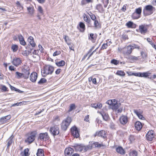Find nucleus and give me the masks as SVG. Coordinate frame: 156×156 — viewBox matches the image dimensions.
<instances>
[{
  "mask_svg": "<svg viewBox=\"0 0 156 156\" xmlns=\"http://www.w3.org/2000/svg\"><path fill=\"white\" fill-rule=\"evenodd\" d=\"M147 40L148 42L152 46V47H155V44H154L152 41L151 40V39L149 38H147Z\"/></svg>",
  "mask_w": 156,
  "mask_h": 156,
  "instance_id": "50",
  "label": "nucleus"
},
{
  "mask_svg": "<svg viewBox=\"0 0 156 156\" xmlns=\"http://www.w3.org/2000/svg\"><path fill=\"white\" fill-rule=\"evenodd\" d=\"M137 152L135 151H133L129 154V156H137Z\"/></svg>",
  "mask_w": 156,
  "mask_h": 156,
  "instance_id": "47",
  "label": "nucleus"
},
{
  "mask_svg": "<svg viewBox=\"0 0 156 156\" xmlns=\"http://www.w3.org/2000/svg\"><path fill=\"white\" fill-rule=\"evenodd\" d=\"M79 26L81 28L80 31L82 32H84L85 29V25L84 23L82 22H80L79 23Z\"/></svg>",
  "mask_w": 156,
  "mask_h": 156,
  "instance_id": "32",
  "label": "nucleus"
},
{
  "mask_svg": "<svg viewBox=\"0 0 156 156\" xmlns=\"http://www.w3.org/2000/svg\"><path fill=\"white\" fill-rule=\"evenodd\" d=\"M47 80L45 78H42L41 80L38 82V83L39 84H42L46 82Z\"/></svg>",
  "mask_w": 156,
  "mask_h": 156,
  "instance_id": "44",
  "label": "nucleus"
},
{
  "mask_svg": "<svg viewBox=\"0 0 156 156\" xmlns=\"http://www.w3.org/2000/svg\"><path fill=\"white\" fill-rule=\"evenodd\" d=\"M132 18L134 19H139L140 17V16L138 15L136 13L134 12L132 15Z\"/></svg>",
  "mask_w": 156,
  "mask_h": 156,
  "instance_id": "42",
  "label": "nucleus"
},
{
  "mask_svg": "<svg viewBox=\"0 0 156 156\" xmlns=\"http://www.w3.org/2000/svg\"><path fill=\"white\" fill-rule=\"evenodd\" d=\"M139 30L140 32L144 34H145L147 31V28L144 25L139 26Z\"/></svg>",
  "mask_w": 156,
  "mask_h": 156,
  "instance_id": "17",
  "label": "nucleus"
},
{
  "mask_svg": "<svg viewBox=\"0 0 156 156\" xmlns=\"http://www.w3.org/2000/svg\"><path fill=\"white\" fill-rule=\"evenodd\" d=\"M29 51L25 50L23 51L22 53V54L24 56H27L29 55Z\"/></svg>",
  "mask_w": 156,
  "mask_h": 156,
  "instance_id": "59",
  "label": "nucleus"
},
{
  "mask_svg": "<svg viewBox=\"0 0 156 156\" xmlns=\"http://www.w3.org/2000/svg\"><path fill=\"white\" fill-rule=\"evenodd\" d=\"M50 131L54 136L57 135L59 133V127L58 126H54L50 128Z\"/></svg>",
  "mask_w": 156,
  "mask_h": 156,
  "instance_id": "5",
  "label": "nucleus"
},
{
  "mask_svg": "<svg viewBox=\"0 0 156 156\" xmlns=\"http://www.w3.org/2000/svg\"><path fill=\"white\" fill-rule=\"evenodd\" d=\"M115 125L113 122H111L110 123V127L112 129H115Z\"/></svg>",
  "mask_w": 156,
  "mask_h": 156,
  "instance_id": "61",
  "label": "nucleus"
},
{
  "mask_svg": "<svg viewBox=\"0 0 156 156\" xmlns=\"http://www.w3.org/2000/svg\"><path fill=\"white\" fill-rule=\"evenodd\" d=\"M23 72L25 74L22 73L16 72V77L18 79L22 78V77H24L26 79L28 78L29 77L28 76L29 75V69L26 70L24 68Z\"/></svg>",
  "mask_w": 156,
  "mask_h": 156,
  "instance_id": "4",
  "label": "nucleus"
},
{
  "mask_svg": "<svg viewBox=\"0 0 156 156\" xmlns=\"http://www.w3.org/2000/svg\"><path fill=\"white\" fill-rule=\"evenodd\" d=\"M126 25L128 28H134V26H135V24L133 22L130 21L126 23Z\"/></svg>",
  "mask_w": 156,
  "mask_h": 156,
  "instance_id": "34",
  "label": "nucleus"
},
{
  "mask_svg": "<svg viewBox=\"0 0 156 156\" xmlns=\"http://www.w3.org/2000/svg\"><path fill=\"white\" fill-rule=\"evenodd\" d=\"M139 56H135L133 55L130 56L129 58V59L131 62H134L135 61L139 59Z\"/></svg>",
  "mask_w": 156,
  "mask_h": 156,
  "instance_id": "28",
  "label": "nucleus"
},
{
  "mask_svg": "<svg viewBox=\"0 0 156 156\" xmlns=\"http://www.w3.org/2000/svg\"><path fill=\"white\" fill-rule=\"evenodd\" d=\"M18 37L20 44L22 45H24L26 43L24 40L23 37L21 34L19 35Z\"/></svg>",
  "mask_w": 156,
  "mask_h": 156,
  "instance_id": "26",
  "label": "nucleus"
},
{
  "mask_svg": "<svg viewBox=\"0 0 156 156\" xmlns=\"http://www.w3.org/2000/svg\"><path fill=\"white\" fill-rule=\"evenodd\" d=\"M61 52L60 51H56L54 53L53 55L54 56H55L59 55H60L61 54Z\"/></svg>",
  "mask_w": 156,
  "mask_h": 156,
  "instance_id": "55",
  "label": "nucleus"
},
{
  "mask_svg": "<svg viewBox=\"0 0 156 156\" xmlns=\"http://www.w3.org/2000/svg\"><path fill=\"white\" fill-rule=\"evenodd\" d=\"M71 133L74 137L77 138L80 136L79 132L76 126L73 127L71 129Z\"/></svg>",
  "mask_w": 156,
  "mask_h": 156,
  "instance_id": "6",
  "label": "nucleus"
},
{
  "mask_svg": "<svg viewBox=\"0 0 156 156\" xmlns=\"http://www.w3.org/2000/svg\"><path fill=\"white\" fill-rule=\"evenodd\" d=\"M133 50V48H132V45H128L124 49V54L127 55H129L131 54Z\"/></svg>",
  "mask_w": 156,
  "mask_h": 156,
  "instance_id": "11",
  "label": "nucleus"
},
{
  "mask_svg": "<svg viewBox=\"0 0 156 156\" xmlns=\"http://www.w3.org/2000/svg\"><path fill=\"white\" fill-rule=\"evenodd\" d=\"M97 35L96 34L90 33L88 36V39L94 43L95 42Z\"/></svg>",
  "mask_w": 156,
  "mask_h": 156,
  "instance_id": "18",
  "label": "nucleus"
},
{
  "mask_svg": "<svg viewBox=\"0 0 156 156\" xmlns=\"http://www.w3.org/2000/svg\"><path fill=\"white\" fill-rule=\"evenodd\" d=\"M75 150L77 151H83V144H75L73 146Z\"/></svg>",
  "mask_w": 156,
  "mask_h": 156,
  "instance_id": "14",
  "label": "nucleus"
},
{
  "mask_svg": "<svg viewBox=\"0 0 156 156\" xmlns=\"http://www.w3.org/2000/svg\"><path fill=\"white\" fill-rule=\"evenodd\" d=\"M142 11V9L141 7H139L138 8L136 9L135 10V11L134 13H136L138 14V15L140 16Z\"/></svg>",
  "mask_w": 156,
  "mask_h": 156,
  "instance_id": "40",
  "label": "nucleus"
},
{
  "mask_svg": "<svg viewBox=\"0 0 156 156\" xmlns=\"http://www.w3.org/2000/svg\"><path fill=\"white\" fill-rule=\"evenodd\" d=\"M92 148H100L101 147H103L104 145L101 143H99L98 142H92L91 144Z\"/></svg>",
  "mask_w": 156,
  "mask_h": 156,
  "instance_id": "13",
  "label": "nucleus"
},
{
  "mask_svg": "<svg viewBox=\"0 0 156 156\" xmlns=\"http://www.w3.org/2000/svg\"><path fill=\"white\" fill-rule=\"evenodd\" d=\"M96 9H97L99 12H101L103 11L102 6L100 4H98L97 5Z\"/></svg>",
  "mask_w": 156,
  "mask_h": 156,
  "instance_id": "38",
  "label": "nucleus"
},
{
  "mask_svg": "<svg viewBox=\"0 0 156 156\" xmlns=\"http://www.w3.org/2000/svg\"><path fill=\"white\" fill-rule=\"evenodd\" d=\"M116 74L120 76H124L125 74L124 72L121 70L118 71L116 73Z\"/></svg>",
  "mask_w": 156,
  "mask_h": 156,
  "instance_id": "41",
  "label": "nucleus"
},
{
  "mask_svg": "<svg viewBox=\"0 0 156 156\" xmlns=\"http://www.w3.org/2000/svg\"><path fill=\"white\" fill-rule=\"evenodd\" d=\"M94 21V27L96 28H97L99 25L98 22L96 19Z\"/></svg>",
  "mask_w": 156,
  "mask_h": 156,
  "instance_id": "56",
  "label": "nucleus"
},
{
  "mask_svg": "<svg viewBox=\"0 0 156 156\" xmlns=\"http://www.w3.org/2000/svg\"><path fill=\"white\" fill-rule=\"evenodd\" d=\"M83 151L86 152L88 150H91L92 148L91 145H89L88 146H85L83 144Z\"/></svg>",
  "mask_w": 156,
  "mask_h": 156,
  "instance_id": "36",
  "label": "nucleus"
},
{
  "mask_svg": "<svg viewBox=\"0 0 156 156\" xmlns=\"http://www.w3.org/2000/svg\"><path fill=\"white\" fill-rule=\"evenodd\" d=\"M49 137L48 133L47 132L40 133L38 137V139L42 141H45L49 139Z\"/></svg>",
  "mask_w": 156,
  "mask_h": 156,
  "instance_id": "7",
  "label": "nucleus"
},
{
  "mask_svg": "<svg viewBox=\"0 0 156 156\" xmlns=\"http://www.w3.org/2000/svg\"><path fill=\"white\" fill-rule=\"evenodd\" d=\"M116 151L119 154L123 155L125 154L126 151L122 147L119 146L116 148Z\"/></svg>",
  "mask_w": 156,
  "mask_h": 156,
  "instance_id": "20",
  "label": "nucleus"
},
{
  "mask_svg": "<svg viewBox=\"0 0 156 156\" xmlns=\"http://www.w3.org/2000/svg\"><path fill=\"white\" fill-rule=\"evenodd\" d=\"M13 137L12 135L7 140V147H9V146H10L12 142V139Z\"/></svg>",
  "mask_w": 156,
  "mask_h": 156,
  "instance_id": "31",
  "label": "nucleus"
},
{
  "mask_svg": "<svg viewBox=\"0 0 156 156\" xmlns=\"http://www.w3.org/2000/svg\"><path fill=\"white\" fill-rule=\"evenodd\" d=\"M143 126L141 122L139 121L136 122L135 124V127L136 129L138 131L141 130Z\"/></svg>",
  "mask_w": 156,
  "mask_h": 156,
  "instance_id": "23",
  "label": "nucleus"
},
{
  "mask_svg": "<svg viewBox=\"0 0 156 156\" xmlns=\"http://www.w3.org/2000/svg\"><path fill=\"white\" fill-rule=\"evenodd\" d=\"M54 71V67L50 65H45L41 71L42 75L45 77L48 75H51Z\"/></svg>",
  "mask_w": 156,
  "mask_h": 156,
  "instance_id": "1",
  "label": "nucleus"
},
{
  "mask_svg": "<svg viewBox=\"0 0 156 156\" xmlns=\"http://www.w3.org/2000/svg\"><path fill=\"white\" fill-rule=\"evenodd\" d=\"M64 38V39L68 45H69L70 44L68 42V41L69 40V38L68 36L65 35Z\"/></svg>",
  "mask_w": 156,
  "mask_h": 156,
  "instance_id": "53",
  "label": "nucleus"
},
{
  "mask_svg": "<svg viewBox=\"0 0 156 156\" xmlns=\"http://www.w3.org/2000/svg\"><path fill=\"white\" fill-rule=\"evenodd\" d=\"M109 0H102V2H103L104 7L105 8H106L108 3Z\"/></svg>",
  "mask_w": 156,
  "mask_h": 156,
  "instance_id": "49",
  "label": "nucleus"
},
{
  "mask_svg": "<svg viewBox=\"0 0 156 156\" xmlns=\"http://www.w3.org/2000/svg\"><path fill=\"white\" fill-rule=\"evenodd\" d=\"M10 89L12 90H14L15 91H17V92L19 93H22L23 92L22 91H21L20 90H19V89H17L15 87L12 86L10 85Z\"/></svg>",
  "mask_w": 156,
  "mask_h": 156,
  "instance_id": "46",
  "label": "nucleus"
},
{
  "mask_svg": "<svg viewBox=\"0 0 156 156\" xmlns=\"http://www.w3.org/2000/svg\"><path fill=\"white\" fill-rule=\"evenodd\" d=\"M155 9V8L151 5H146L143 11L144 15L146 16L151 15L153 13V11Z\"/></svg>",
  "mask_w": 156,
  "mask_h": 156,
  "instance_id": "3",
  "label": "nucleus"
},
{
  "mask_svg": "<svg viewBox=\"0 0 156 156\" xmlns=\"http://www.w3.org/2000/svg\"><path fill=\"white\" fill-rule=\"evenodd\" d=\"M37 78V74L35 72L31 73L30 75V80L33 82H35Z\"/></svg>",
  "mask_w": 156,
  "mask_h": 156,
  "instance_id": "15",
  "label": "nucleus"
},
{
  "mask_svg": "<svg viewBox=\"0 0 156 156\" xmlns=\"http://www.w3.org/2000/svg\"><path fill=\"white\" fill-rule=\"evenodd\" d=\"M38 11L41 13L42 14L43 13V10L42 7L40 6H38Z\"/></svg>",
  "mask_w": 156,
  "mask_h": 156,
  "instance_id": "60",
  "label": "nucleus"
},
{
  "mask_svg": "<svg viewBox=\"0 0 156 156\" xmlns=\"http://www.w3.org/2000/svg\"><path fill=\"white\" fill-rule=\"evenodd\" d=\"M73 149L71 147L66 148L64 151V153L66 156H71L73 152Z\"/></svg>",
  "mask_w": 156,
  "mask_h": 156,
  "instance_id": "12",
  "label": "nucleus"
},
{
  "mask_svg": "<svg viewBox=\"0 0 156 156\" xmlns=\"http://www.w3.org/2000/svg\"><path fill=\"white\" fill-rule=\"evenodd\" d=\"M11 118V116L10 115L1 117L0 119V123L3 124L6 122L7 120Z\"/></svg>",
  "mask_w": 156,
  "mask_h": 156,
  "instance_id": "19",
  "label": "nucleus"
},
{
  "mask_svg": "<svg viewBox=\"0 0 156 156\" xmlns=\"http://www.w3.org/2000/svg\"><path fill=\"white\" fill-rule=\"evenodd\" d=\"M32 49H31L30 50V54H30V55H31V59L32 58H38V55H37V56H36V55H32V52L31 51H32Z\"/></svg>",
  "mask_w": 156,
  "mask_h": 156,
  "instance_id": "54",
  "label": "nucleus"
},
{
  "mask_svg": "<svg viewBox=\"0 0 156 156\" xmlns=\"http://www.w3.org/2000/svg\"><path fill=\"white\" fill-rule=\"evenodd\" d=\"M12 62L13 65L17 66L20 64L21 63V60L19 58H15L13 59Z\"/></svg>",
  "mask_w": 156,
  "mask_h": 156,
  "instance_id": "22",
  "label": "nucleus"
},
{
  "mask_svg": "<svg viewBox=\"0 0 156 156\" xmlns=\"http://www.w3.org/2000/svg\"><path fill=\"white\" fill-rule=\"evenodd\" d=\"M83 19L86 22V24L88 27H91L92 26L91 20L87 15L84 14L83 15Z\"/></svg>",
  "mask_w": 156,
  "mask_h": 156,
  "instance_id": "10",
  "label": "nucleus"
},
{
  "mask_svg": "<svg viewBox=\"0 0 156 156\" xmlns=\"http://www.w3.org/2000/svg\"><path fill=\"white\" fill-rule=\"evenodd\" d=\"M37 156H44L43 150L41 149H38L37 153Z\"/></svg>",
  "mask_w": 156,
  "mask_h": 156,
  "instance_id": "33",
  "label": "nucleus"
},
{
  "mask_svg": "<svg viewBox=\"0 0 156 156\" xmlns=\"http://www.w3.org/2000/svg\"><path fill=\"white\" fill-rule=\"evenodd\" d=\"M151 74V73L148 72L141 73L140 77H144V78L147 77L148 78H149L150 77L149 76Z\"/></svg>",
  "mask_w": 156,
  "mask_h": 156,
  "instance_id": "29",
  "label": "nucleus"
},
{
  "mask_svg": "<svg viewBox=\"0 0 156 156\" xmlns=\"http://www.w3.org/2000/svg\"><path fill=\"white\" fill-rule=\"evenodd\" d=\"M2 90L4 91H6L7 89V88L5 85H3L2 87Z\"/></svg>",
  "mask_w": 156,
  "mask_h": 156,
  "instance_id": "64",
  "label": "nucleus"
},
{
  "mask_svg": "<svg viewBox=\"0 0 156 156\" xmlns=\"http://www.w3.org/2000/svg\"><path fill=\"white\" fill-rule=\"evenodd\" d=\"M134 113L137 115L139 119L144 120L145 118L143 117L142 114L143 113V111L140 109H134Z\"/></svg>",
  "mask_w": 156,
  "mask_h": 156,
  "instance_id": "9",
  "label": "nucleus"
},
{
  "mask_svg": "<svg viewBox=\"0 0 156 156\" xmlns=\"http://www.w3.org/2000/svg\"><path fill=\"white\" fill-rule=\"evenodd\" d=\"M39 52V51L38 50H35L34 51L32 52V54L36 55L37 56V55L38 53Z\"/></svg>",
  "mask_w": 156,
  "mask_h": 156,
  "instance_id": "57",
  "label": "nucleus"
},
{
  "mask_svg": "<svg viewBox=\"0 0 156 156\" xmlns=\"http://www.w3.org/2000/svg\"><path fill=\"white\" fill-rule=\"evenodd\" d=\"M132 48H133V49L134 48H136L138 49H139L140 48L139 46L136 44H133V45H132Z\"/></svg>",
  "mask_w": 156,
  "mask_h": 156,
  "instance_id": "58",
  "label": "nucleus"
},
{
  "mask_svg": "<svg viewBox=\"0 0 156 156\" xmlns=\"http://www.w3.org/2000/svg\"><path fill=\"white\" fill-rule=\"evenodd\" d=\"M141 55L142 56V61L145 60L147 57V55L143 51L141 52Z\"/></svg>",
  "mask_w": 156,
  "mask_h": 156,
  "instance_id": "39",
  "label": "nucleus"
},
{
  "mask_svg": "<svg viewBox=\"0 0 156 156\" xmlns=\"http://www.w3.org/2000/svg\"><path fill=\"white\" fill-rule=\"evenodd\" d=\"M30 45L32 47H35L36 46V44L34 42L33 38L30 36Z\"/></svg>",
  "mask_w": 156,
  "mask_h": 156,
  "instance_id": "35",
  "label": "nucleus"
},
{
  "mask_svg": "<svg viewBox=\"0 0 156 156\" xmlns=\"http://www.w3.org/2000/svg\"><path fill=\"white\" fill-rule=\"evenodd\" d=\"M65 62L63 60H61L60 61L56 62V64L58 66H62L65 65Z\"/></svg>",
  "mask_w": 156,
  "mask_h": 156,
  "instance_id": "37",
  "label": "nucleus"
},
{
  "mask_svg": "<svg viewBox=\"0 0 156 156\" xmlns=\"http://www.w3.org/2000/svg\"><path fill=\"white\" fill-rule=\"evenodd\" d=\"M128 121L127 117L125 115L122 116L120 118V121L121 124L123 125L127 123Z\"/></svg>",
  "mask_w": 156,
  "mask_h": 156,
  "instance_id": "21",
  "label": "nucleus"
},
{
  "mask_svg": "<svg viewBox=\"0 0 156 156\" xmlns=\"http://www.w3.org/2000/svg\"><path fill=\"white\" fill-rule=\"evenodd\" d=\"M91 106L92 107L94 108H101L102 107V104L99 103H98L97 104H93L91 105Z\"/></svg>",
  "mask_w": 156,
  "mask_h": 156,
  "instance_id": "27",
  "label": "nucleus"
},
{
  "mask_svg": "<svg viewBox=\"0 0 156 156\" xmlns=\"http://www.w3.org/2000/svg\"><path fill=\"white\" fill-rule=\"evenodd\" d=\"M29 149H25L24 150L23 152L21 153L20 155L22 156H29Z\"/></svg>",
  "mask_w": 156,
  "mask_h": 156,
  "instance_id": "30",
  "label": "nucleus"
},
{
  "mask_svg": "<svg viewBox=\"0 0 156 156\" xmlns=\"http://www.w3.org/2000/svg\"><path fill=\"white\" fill-rule=\"evenodd\" d=\"M111 62L112 64L117 65L118 64L119 62L116 60L113 59L111 61Z\"/></svg>",
  "mask_w": 156,
  "mask_h": 156,
  "instance_id": "52",
  "label": "nucleus"
},
{
  "mask_svg": "<svg viewBox=\"0 0 156 156\" xmlns=\"http://www.w3.org/2000/svg\"><path fill=\"white\" fill-rule=\"evenodd\" d=\"M106 103L109 105V106L111 105L114 106L116 104L115 103H113V101L112 100H108L106 101Z\"/></svg>",
  "mask_w": 156,
  "mask_h": 156,
  "instance_id": "43",
  "label": "nucleus"
},
{
  "mask_svg": "<svg viewBox=\"0 0 156 156\" xmlns=\"http://www.w3.org/2000/svg\"><path fill=\"white\" fill-rule=\"evenodd\" d=\"M102 116L104 120L107 121L109 119V117L108 113L105 112H99Z\"/></svg>",
  "mask_w": 156,
  "mask_h": 156,
  "instance_id": "25",
  "label": "nucleus"
},
{
  "mask_svg": "<svg viewBox=\"0 0 156 156\" xmlns=\"http://www.w3.org/2000/svg\"><path fill=\"white\" fill-rule=\"evenodd\" d=\"M12 49L14 52L16 51L18 49V46L16 44H14L12 45L11 47Z\"/></svg>",
  "mask_w": 156,
  "mask_h": 156,
  "instance_id": "45",
  "label": "nucleus"
},
{
  "mask_svg": "<svg viewBox=\"0 0 156 156\" xmlns=\"http://www.w3.org/2000/svg\"><path fill=\"white\" fill-rule=\"evenodd\" d=\"M38 46L39 47V50L41 52H43V50H44V48L41 46V45L40 44H39Z\"/></svg>",
  "mask_w": 156,
  "mask_h": 156,
  "instance_id": "62",
  "label": "nucleus"
},
{
  "mask_svg": "<svg viewBox=\"0 0 156 156\" xmlns=\"http://www.w3.org/2000/svg\"><path fill=\"white\" fill-rule=\"evenodd\" d=\"M34 12V9L33 6L30 5V15H32Z\"/></svg>",
  "mask_w": 156,
  "mask_h": 156,
  "instance_id": "51",
  "label": "nucleus"
},
{
  "mask_svg": "<svg viewBox=\"0 0 156 156\" xmlns=\"http://www.w3.org/2000/svg\"><path fill=\"white\" fill-rule=\"evenodd\" d=\"M75 108H76V106H75V105L74 104H72L70 105V108L68 110V111L69 112H71Z\"/></svg>",
  "mask_w": 156,
  "mask_h": 156,
  "instance_id": "48",
  "label": "nucleus"
},
{
  "mask_svg": "<svg viewBox=\"0 0 156 156\" xmlns=\"http://www.w3.org/2000/svg\"><path fill=\"white\" fill-rule=\"evenodd\" d=\"M154 132L152 130L148 131L146 135V139L147 140L150 141H152L154 136Z\"/></svg>",
  "mask_w": 156,
  "mask_h": 156,
  "instance_id": "8",
  "label": "nucleus"
},
{
  "mask_svg": "<svg viewBox=\"0 0 156 156\" xmlns=\"http://www.w3.org/2000/svg\"><path fill=\"white\" fill-rule=\"evenodd\" d=\"M140 73H141L140 72H138L137 73H133V76H135L140 77Z\"/></svg>",
  "mask_w": 156,
  "mask_h": 156,
  "instance_id": "63",
  "label": "nucleus"
},
{
  "mask_svg": "<svg viewBox=\"0 0 156 156\" xmlns=\"http://www.w3.org/2000/svg\"><path fill=\"white\" fill-rule=\"evenodd\" d=\"M37 134L36 131H34L30 133V144L34 141Z\"/></svg>",
  "mask_w": 156,
  "mask_h": 156,
  "instance_id": "16",
  "label": "nucleus"
},
{
  "mask_svg": "<svg viewBox=\"0 0 156 156\" xmlns=\"http://www.w3.org/2000/svg\"><path fill=\"white\" fill-rule=\"evenodd\" d=\"M98 136L99 137H101L104 139L106 137V132L105 131L101 130L98 131Z\"/></svg>",
  "mask_w": 156,
  "mask_h": 156,
  "instance_id": "24",
  "label": "nucleus"
},
{
  "mask_svg": "<svg viewBox=\"0 0 156 156\" xmlns=\"http://www.w3.org/2000/svg\"><path fill=\"white\" fill-rule=\"evenodd\" d=\"M71 122V118L69 117H68L66 119L64 120L61 125L62 129L64 131L66 130Z\"/></svg>",
  "mask_w": 156,
  "mask_h": 156,
  "instance_id": "2",
  "label": "nucleus"
}]
</instances>
